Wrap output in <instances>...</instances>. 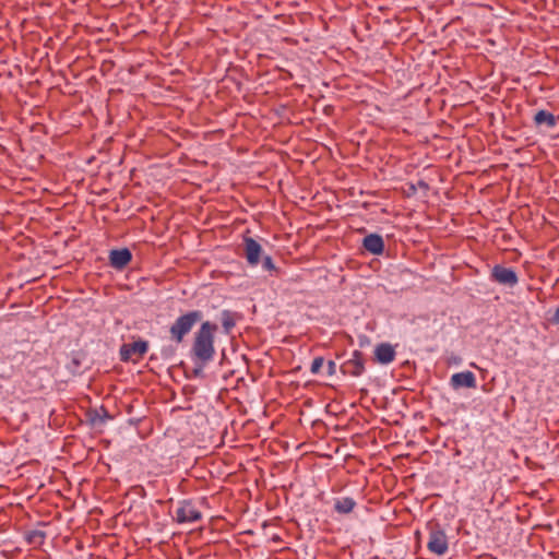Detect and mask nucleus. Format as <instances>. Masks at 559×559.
Wrapping results in <instances>:
<instances>
[{
  "label": "nucleus",
  "instance_id": "obj_2",
  "mask_svg": "<svg viewBox=\"0 0 559 559\" xmlns=\"http://www.w3.org/2000/svg\"><path fill=\"white\" fill-rule=\"evenodd\" d=\"M202 318L203 313L200 310H191L180 314L169 326L170 340L180 344L193 326L202 321Z\"/></svg>",
  "mask_w": 559,
  "mask_h": 559
},
{
  "label": "nucleus",
  "instance_id": "obj_5",
  "mask_svg": "<svg viewBox=\"0 0 559 559\" xmlns=\"http://www.w3.org/2000/svg\"><path fill=\"white\" fill-rule=\"evenodd\" d=\"M490 280L500 285L513 288L519 283L518 273L512 267L495 264L490 271Z\"/></svg>",
  "mask_w": 559,
  "mask_h": 559
},
{
  "label": "nucleus",
  "instance_id": "obj_14",
  "mask_svg": "<svg viewBox=\"0 0 559 559\" xmlns=\"http://www.w3.org/2000/svg\"><path fill=\"white\" fill-rule=\"evenodd\" d=\"M356 504V501L350 497L338 498L335 499L334 511L338 514H348L355 509Z\"/></svg>",
  "mask_w": 559,
  "mask_h": 559
},
{
  "label": "nucleus",
  "instance_id": "obj_1",
  "mask_svg": "<svg viewBox=\"0 0 559 559\" xmlns=\"http://www.w3.org/2000/svg\"><path fill=\"white\" fill-rule=\"evenodd\" d=\"M217 330L218 326L216 323L203 321L193 335L190 357L195 365L193 370L195 376L202 374L203 368L214 359V338Z\"/></svg>",
  "mask_w": 559,
  "mask_h": 559
},
{
  "label": "nucleus",
  "instance_id": "obj_6",
  "mask_svg": "<svg viewBox=\"0 0 559 559\" xmlns=\"http://www.w3.org/2000/svg\"><path fill=\"white\" fill-rule=\"evenodd\" d=\"M243 245V257L247 263L250 266H257L262 257V247L261 245L252 237L243 235L242 238Z\"/></svg>",
  "mask_w": 559,
  "mask_h": 559
},
{
  "label": "nucleus",
  "instance_id": "obj_4",
  "mask_svg": "<svg viewBox=\"0 0 559 559\" xmlns=\"http://www.w3.org/2000/svg\"><path fill=\"white\" fill-rule=\"evenodd\" d=\"M202 519V512L197 502L192 499H185L178 502L174 520L179 524L193 523Z\"/></svg>",
  "mask_w": 559,
  "mask_h": 559
},
{
  "label": "nucleus",
  "instance_id": "obj_15",
  "mask_svg": "<svg viewBox=\"0 0 559 559\" xmlns=\"http://www.w3.org/2000/svg\"><path fill=\"white\" fill-rule=\"evenodd\" d=\"M88 419L92 425H104L107 419H111V416L106 407L100 406L99 409H92L87 413Z\"/></svg>",
  "mask_w": 559,
  "mask_h": 559
},
{
  "label": "nucleus",
  "instance_id": "obj_10",
  "mask_svg": "<svg viewBox=\"0 0 559 559\" xmlns=\"http://www.w3.org/2000/svg\"><path fill=\"white\" fill-rule=\"evenodd\" d=\"M450 385L454 390H459L461 388L475 389L477 385L476 377L469 370L456 372L451 376Z\"/></svg>",
  "mask_w": 559,
  "mask_h": 559
},
{
  "label": "nucleus",
  "instance_id": "obj_11",
  "mask_svg": "<svg viewBox=\"0 0 559 559\" xmlns=\"http://www.w3.org/2000/svg\"><path fill=\"white\" fill-rule=\"evenodd\" d=\"M373 355L378 364L389 365L395 359L396 352L390 343H380L376 346Z\"/></svg>",
  "mask_w": 559,
  "mask_h": 559
},
{
  "label": "nucleus",
  "instance_id": "obj_8",
  "mask_svg": "<svg viewBox=\"0 0 559 559\" xmlns=\"http://www.w3.org/2000/svg\"><path fill=\"white\" fill-rule=\"evenodd\" d=\"M148 350V342L144 340H138L133 343L123 344L120 347V358L122 361L131 359L133 354H136L142 358Z\"/></svg>",
  "mask_w": 559,
  "mask_h": 559
},
{
  "label": "nucleus",
  "instance_id": "obj_24",
  "mask_svg": "<svg viewBox=\"0 0 559 559\" xmlns=\"http://www.w3.org/2000/svg\"><path fill=\"white\" fill-rule=\"evenodd\" d=\"M174 353L171 348H163L162 354L165 358L169 357Z\"/></svg>",
  "mask_w": 559,
  "mask_h": 559
},
{
  "label": "nucleus",
  "instance_id": "obj_18",
  "mask_svg": "<svg viewBox=\"0 0 559 559\" xmlns=\"http://www.w3.org/2000/svg\"><path fill=\"white\" fill-rule=\"evenodd\" d=\"M260 262L262 263V269L264 271H270V272L277 271V267L275 266L271 255H264L263 258L261 257Z\"/></svg>",
  "mask_w": 559,
  "mask_h": 559
},
{
  "label": "nucleus",
  "instance_id": "obj_3",
  "mask_svg": "<svg viewBox=\"0 0 559 559\" xmlns=\"http://www.w3.org/2000/svg\"><path fill=\"white\" fill-rule=\"evenodd\" d=\"M427 549L437 556H443L449 550V540L444 528L438 522H429Z\"/></svg>",
  "mask_w": 559,
  "mask_h": 559
},
{
  "label": "nucleus",
  "instance_id": "obj_7",
  "mask_svg": "<svg viewBox=\"0 0 559 559\" xmlns=\"http://www.w3.org/2000/svg\"><path fill=\"white\" fill-rule=\"evenodd\" d=\"M341 369L344 374L360 377L366 370L362 352L354 350L352 357L342 365Z\"/></svg>",
  "mask_w": 559,
  "mask_h": 559
},
{
  "label": "nucleus",
  "instance_id": "obj_16",
  "mask_svg": "<svg viewBox=\"0 0 559 559\" xmlns=\"http://www.w3.org/2000/svg\"><path fill=\"white\" fill-rule=\"evenodd\" d=\"M24 537L27 544L34 547H40L44 545L47 534L41 530H31L25 532Z\"/></svg>",
  "mask_w": 559,
  "mask_h": 559
},
{
  "label": "nucleus",
  "instance_id": "obj_21",
  "mask_svg": "<svg viewBox=\"0 0 559 559\" xmlns=\"http://www.w3.org/2000/svg\"><path fill=\"white\" fill-rule=\"evenodd\" d=\"M417 193V186L413 182L407 183V189L405 190V194L407 198H412Z\"/></svg>",
  "mask_w": 559,
  "mask_h": 559
},
{
  "label": "nucleus",
  "instance_id": "obj_23",
  "mask_svg": "<svg viewBox=\"0 0 559 559\" xmlns=\"http://www.w3.org/2000/svg\"><path fill=\"white\" fill-rule=\"evenodd\" d=\"M552 324H559V307L555 309L552 317L550 318Z\"/></svg>",
  "mask_w": 559,
  "mask_h": 559
},
{
  "label": "nucleus",
  "instance_id": "obj_19",
  "mask_svg": "<svg viewBox=\"0 0 559 559\" xmlns=\"http://www.w3.org/2000/svg\"><path fill=\"white\" fill-rule=\"evenodd\" d=\"M324 358L322 356L314 357L311 366H310V372L312 374H318L323 367Z\"/></svg>",
  "mask_w": 559,
  "mask_h": 559
},
{
  "label": "nucleus",
  "instance_id": "obj_20",
  "mask_svg": "<svg viewBox=\"0 0 559 559\" xmlns=\"http://www.w3.org/2000/svg\"><path fill=\"white\" fill-rule=\"evenodd\" d=\"M415 185L417 186V190L420 189L424 192V195H426L430 189L429 183L424 179H419Z\"/></svg>",
  "mask_w": 559,
  "mask_h": 559
},
{
  "label": "nucleus",
  "instance_id": "obj_25",
  "mask_svg": "<svg viewBox=\"0 0 559 559\" xmlns=\"http://www.w3.org/2000/svg\"><path fill=\"white\" fill-rule=\"evenodd\" d=\"M72 364L78 368L80 366V361L76 358L72 359Z\"/></svg>",
  "mask_w": 559,
  "mask_h": 559
},
{
  "label": "nucleus",
  "instance_id": "obj_13",
  "mask_svg": "<svg viewBox=\"0 0 559 559\" xmlns=\"http://www.w3.org/2000/svg\"><path fill=\"white\" fill-rule=\"evenodd\" d=\"M533 121L538 128L545 126L547 129H554L557 126V117L545 109L538 110L534 115Z\"/></svg>",
  "mask_w": 559,
  "mask_h": 559
},
{
  "label": "nucleus",
  "instance_id": "obj_12",
  "mask_svg": "<svg viewBox=\"0 0 559 559\" xmlns=\"http://www.w3.org/2000/svg\"><path fill=\"white\" fill-rule=\"evenodd\" d=\"M362 247L373 255H380L384 251V241L378 234H369L362 240Z\"/></svg>",
  "mask_w": 559,
  "mask_h": 559
},
{
  "label": "nucleus",
  "instance_id": "obj_22",
  "mask_svg": "<svg viewBox=\"0 0 559 559\" xmlns=\"http://www.w3.org/2000/svg\"><path fill=\"white\" fill-rule=\"evenodd\" d=\"M336 373V364L333 360H329L326 362V374L328 376H334Z\"/></svg>",
  "mask_w": 559,
  "mask_h": 559
},
{
  "label": "nucleus",
  "instance_id": "obj_9",
  "mask_svg": "<svg viewBox=\"0 0 559 559\" xmlns=\"http://www.w3.org/2000/svg\"><path fill=\"white\" fill-rule=\"evenodd\" d=\"M109 265L116 270H123L132 260V252L129 248L112 249L108 255Z\"/></svg>",
  "mask_w": 559,
  "mask_h": 559
},
{
  "label": "nucleus",
  "instance_id": "obj_17",
  "mask_svg": "<svg viewBox=\"0 0 559 559\" xmlns=\"http://www.w3.org/2000/svg\"><path fill=\"white\" fill-rule=\"evenodd\" d=\"M221 320L225 333H229L236 325L235 313L230 310H223Z\"/></svg>",
  "mask_w": 559,
  "mask_h": 559
}]
</instances>
